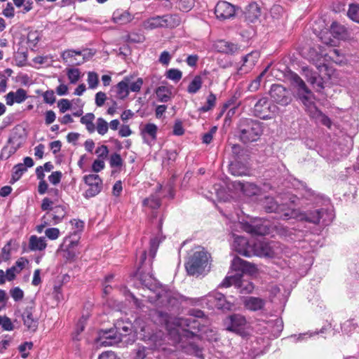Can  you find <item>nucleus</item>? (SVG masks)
I'll use <instances>...</instances> for the list:
<instances>
[{
    "label": "nucleus",
    "instance_id": "nucleus-50",
    "mask_svg": "<svg viewBox=\"0 0 359 359\" xmlns=\"http://www.w3.org/2000/svg\"><path fill=\"white\" fill-rule=\"evenodd\" d=\"M348 16L353 21L359 23V6L351 4L347 13Z\"/></svg>",
    "mask_w": 359,
    "mask_h": 359
},
{
    "label": "nucleus",
    "instance_id": "nucleus-56",
    "mask_svg": "<svg viewBox=\"0 0 359 359\" xmlns=\"http://www.w3.org/2000/svg\"><path fill=\"white\" fill-rule=\"evenodd\" d=\"M86 319L82 317L79 322L76 324V328H75V332L73 334V339L78 340L77 338L78 335L82 332L85 327V323H86Z\"/></svg>",
    "mask_w": 359,
    "mask_h": 359
},
{
    "label": "nucleus",
    "instance_id": "nucleus-54",
    "mask_svg": "<svg viewBox=\"0 0 359 359\" xmlns=\"http://www.w3.org/2000/svg\"><path fill=\"white\" fill-rule=\"evenodd\" d=\"M32 348H33L32 342L25 341L19 346L18 350L21 353V356L23 358H26L29 355V352H27V351H29Z\"/></svg>",
    "mask_w": 359,
    "mask_h": 359
},
{
    "label": "nucleus",
    "instance_id": "nucleus-43",
    "mask_svg": "<svg viewBox=\"0 0 359 359\" xmlns=\"http://www.w3.org/2000/svg\"><path fill=\"white\" fill-rule=\"evenodd\" d=\"M269 67L270 66L268 65L262 71V72L255 80H253L251 82V83L249 85L248 88L251 92H255L259 88L263 76L265 75V74L267 72L268 69H269Z\"/></svg>",
    "mask_w": 359,
    "mask_h": 359
},
{
    "label": "nucleus",
    "instance_id": "nucleus-55",
    "mask_svg": "<svg viewBox=\"0 0 359 359\" xmlns=\"http://www.w3.org/2000/svg\"><path fill=\"white\" fill-rule=\"evenodd\" d=\"M182 73L177 69H171L167 72V78L170 80L178 81L181 79Z\"/></svg>",
    "mask_w": 359,
    "mask_h": 359
},
{
    "label": "nucleus",
    "instance_id": "nucleus-39",
    "mask_svg": "<svg viewBox=\"0 0 359 359\" xmlns=\"http://www.w3.org/2000/svg\"><path fill=\"white\" fill-rule=\"evenodd\" d=\"M259 53L257 51H252L247 54L243 57V66H247L248 69H251L257 62Z\"/></svg>",
    "mask_w": 359,
    "mask_h": 359
},
{
    "label": "nucleus",
    "instance_id": "nucleus-40",
    "mask_svg": "<svg viewBox=\"0 0 359 359\" xmlns=\"http://www.w3.org/2000/svg\"><path fill=\"white\" fill-rule=\"evenodd\" d=\"M161 241V240L158 236L154 237L150 240L149 251L150 264L152 263V260L156 256Z\"/></svg>",
    "mask_w": 359,
    "mask_h": 359
},
{
    "label": "nucleus",
    "instance_id": "nucleus-47",
    "mask_svg": "<svg viewBox=\"0 0 359 359\" xmlns=\"http://www.w3.org/2000/svg\"><path fill=\"white\" fill-rule=\"evenodd\" d=\"M87 82H88L89 88H90V89L96 88L99 83L98 74L95 72H89L88 73Z\"/></svg>",
    "mask_w": 359,
    "mask_h": 359
},
{
    "label": "nucleus",
    "instance_id": "nucleus-6",
    "mask_svg": "<svg viewBox=\"0 0 359 359\" xmlns=\"http://www.w3.org/2000/svg\"><path fill=\"white\" fill-rule=\"evenodd\" d=\"M232 285L239 289L240 292L243 294H250L255 288L254 284L250 280L244 278L242 274L238 273L226 277L219 286L228 287Z\"/></svg>",
    "mask_w": 359,
    "mask_h": 359
},
{
    "label": "nucleus",
    "instance_id": "nucleus-30",
    "mask_svg": "<svg viewBox=\"0 0 359 359\" xmlns=\"http://www.w3.org/2000/svg\"><path fill=\"white\" fill-rule=\"evenodd\" d=\"M100 344L103 346H112L117 343V339L115 337V333L113 330L104 331L102 334L100 336Z\"/></svg>",
    "mask_w": 359,
    "mask_h": 359
},
{
    "label": "nucleus",
    "instance_id": "nucleus-25",
    "mask_svg": "<svg viewBox=\"0 0 359 359\" xmlns=\"http://www.w3.org/2000/svg\"><path fill=\"white\" fill-rule=\"evenodd\" d=\"M163 333L161 331L156 332L154 334L151 335L149 340L152 343V348L161 350L164 354L172 353L174 350L168 349L163 347L165 339L163 338Z\"/></svg>",
    "mask_w": 359,
    "mask_h": 359
},
{
    "label": "nucleus",
    "instance_id": "nucleus-22",
    "mask_svg": "<svg viewBox=\"0 0 359 359\" xmlns=\"http://www.w3.org/2000/svg\"><path fill=\"white\" fill-rule=\"evenodd\" d=\"M5 97L6 104L8 106H12L14 103L23 102L27 98V95L25 90L23 88H18L15 92H9Z\"/></svg>",
    "mask_w": 359,
    "mask_h": 359
},
{
    "label": "nucleus",
    "instance_id": "nucleus-52",
    "mask_svg": "<svg viewBox=\"0 0 359 359\" xmlns=\"http://www.w3.org/2000/svg\"><path fill=\"white\" fill-rule=\"evenodd\" d=\"M147 348L144 346H138L134 349L130 359H144L147 356Z\"/></svg>",
    "mask_w": 359,
    "mask_h": 359
},
{
    "label": "nucleus",
    "instance_id": "nucleus-60",
    "mask_svg": "<svg viewBox=\"0 0 359 359\" xmlns=\"http://www.w3.org/2000/svg\"><path fill=\"white\" fill-rule=\"evenodd\" d=\"M95 154L99 158L104 159L107 157L109 154L108 147L106 145H101L96 149Z\"/></svg>",
    "mask_w": 359,
    "mask_h": 359
},
{
    "label": "nucleus",
    "instance_id": "nucleus-17",
    "mask_svg": "<svg viewBox=\"0 0 359 359\" xmlns=\"http://www.w3.org/2000/svg\"><path fill=\"white\" fill-rule=\"evenodd\" d=\"M61 57L64 62L71 66L80 65L86 61L85 56L79 50H65L62 53Z\"/></svg>",
    "mask_w": 359,
    "mask_h": 359
},
{
    "label": "nucleus",
    "instance_id": "nucleus-38",
    "mask_svg": "<svg viewBox=\"0 0 359 359\" xmlns=\"http://www.w3.org/2000/svg\"><path fill=\"white\" fill-rule=\"evenodd\" d=\"M216 95L212 93H210L207 97L205 104L198 109V111L201 113H205L212 110L216 104Z\"/></svg>",
    "mask_w": 359,
    "mask_h": 359
},
{
    "label": "nucleus",
    "instance_id": "nucleus-28",
    "mask_svg": "<svg viewBox=\"0 0 359 359\" xmlns=\"http://www.w3.org/2000/svg\"><path fill=\"white\" fill-rule=\"evenodd\" d=\"M47 246L45 237H37L36 236H31L29 241V248L32 251H42Z\"/></svg>",
    "mask_w": 359,
    "mask_h": 359
},
{
    "label": "nucleus",
    "instance_id": "nucleus-16",
    "mask_svg": "<svg viewBox=\"0 0 359 359\" xmlns=\"http://www.w3.org/2000/svg\"><path fill=\"white\" fill-rule=\"evenodd\" d=\"M235 6L225 1H219L215 8V13L219 20H226L234 16Z\"/></svg>",
    "mask_w": 359,
    "mask_h": 359
},
{
    "label": "nucleus",
    "instance_id": "nucleus-20",
    "mask_svg": "<svg viewBox=\"0 0 359 359\" xmlns=\"http://www.w3.org/2000/svg\"><path fill=\"white\" fill-rule=\"evenodd\" d=\"M303 71L307 81L313 88L317 92H320L324 88L323 78L318 73L313 72L308 68H304Z\"/></svg>",
    "mask_w": 359,
    "mask_h": 359
},
{
    "label": "nucleus",
    "instance_id": "nucleus-33",
    "mask_svg": "<svg viewBox=\"0 0 359 359\" xmlns=\"http://www.w3.org/2000/svg\"><path fill=\"white\" fill-rule=\"evenodd\" d=\"M311 92L310 94H308L306 93H304L303 91H298L299 98L304 104V105L306 107V109L309 112V115L311 114L313 107H316V106L314 104L313 102L311 100Z\"/></svg>",
    "mask_w": 359,
    "mask_h": 359
},
{
    "label": "nucleus",
    "instance_id": "nucleus-35",
    "mask_svg": "<svg viewBox=\"0 0 359 359\" xmlns=\"http://www.w3.org/2000/svg\"><path fill=\"white\" fill-rule=\"evenodd\" d=\"M95 119V115L93 113H87L86 115L81 118V123L86 126V130L90 133H93L95 130V126L93 123Z\"/></svg>",
    "mask_w": 359,
    "mask_h": 359
},
{
    "label": "nucleus",
    "instance_id": "nucleus-59",
    "mask_svg": "<svg viewBox=\"0 0 359 359\" xmlns=\"http://www.w3.org/2000/svg\"><path fill=\"white\" fill-rule=\"evenodd\" d=\"M45 234L50 240H55L60 236V231L57 228H48L45 231Z\"/></svg>",
    "mask_w": 359,
    "mask_h": 359
},
{
    "label": "nucleus",
    "instance_id": "nucleus-18",
    "mask_svg": "<svg viewBox=\"0 0 359 359\" xmlns=\"http://www.w3.org/2000/svg\"><path fill=\"white\" fill-rule=\"evenodd\" d=\"M233 186L236 189L241 190L244 195L248 197L257 196L261 194V189L254 183H243L240 181H235L233 183Z\"/></svg>",
    "mask_w": 359,
    "mask_h": 359
},
{
    "label": "nucleus",
    "instance_id": "nucleus-63",
    "mask_svg": "<svg viewBox=\"0 0 359 359\" xmlns=\"http://www.w3.org/2000/svg\"><path fill=\"white\" fill-rule=\"evenodd\" d=\"M57 105L61 113H65L66 111L70 109L72 106L69 100L67 99H61L58 102Z\"/></svg>",
    "mask_w": 359,
    "mask_h": 359
},
{
    "label": "nucleus",
    "instance_id": "nucleus-27",
    "mask_svg": "<svg viewBox=\"0 0 359 359\" xmlns=\"http://www.w3.org/2000/svg\"><path fill=\"white\" fill-rule=\"evenodd\" d=\"M133 19L132 15L127 11L116 10L112 15V20L114 23L118 25H125Z\"/></svg>",
    "mask_w": 359,
    "mask_h": 359
},
{
    "label": "nucleus",
    "instance_id": "nucleus-62",
    "mask_svg": "<svg viewBox=\"0 0 359 359\" xmlns=\"http://www.w3.org/2000/svg\"><path fill=\"white\" fill-rule=\"evenodd\" d=\"M105 166L104 159L98 158L93 161L92 164V170L95 172H98L104 169Z\"/></svg>",
    "mask_w": 359,
    "mask_h": 359
},
{
    "label": "nucleus",
    "instance_id": "nucleus-15",
    "mask_svg": "<svg viewBox=\"0 0 359 359\" xmlns=\"http://www.w3.org/2000/svg\"><path fill=\"white\" fill-rule=\"evenodd\" d=\"M240 226L243 231L252 234L263 236L269 231L267 225L264 224L260 219H256L252 223L241 222Z\"/></svg>",
    "mask_w": 359,
    "mask_h": 359
},
{
    "label": "nucleus",
    "instance_id": "nucleus-45",
    "mask_svg": "<svg viewBox=\"0 0 359 359\" xmlns=\"http://www.w3.org/2000/svg\"><path fill=\"white\" fill-rule=\"evenodd\" d=\"M143 205L148 206L151 209H157L161 205V201L158 197L156 196H151L150 197L144 200Z\"/></svg>",
    "mask_w": 359,
    "mask_h": 359
},
{
    "label": "nucleus",
    "instance_id": "nucleus-11",
    "mask_svg": "<svg viewBox=\"0 0 359 359\" xmlns=\"http://www.w3.org/2000/svg\"><path fill=\"white\" fill-rule=\"evenodd\" d=\"M35 306L33 302H30L23 311L21 317L23 325L27 331L35 332L39 325V318L34 315Z\"/></svg>",
    "mask_w": 359,
    "mask_h": 359
},
{
    "label": "nucleus",
    "instance_id": "nucleus-9",
    "mask_svg": "<svg viewBox=\"0 0 359 359\" xmlns=\"http://www.w3.org/2000/svg\"><path fill=\"white\" fill-rule=\"evenodd\" d=\"M207 301L210 304V306L222 310L230 311L233 309L235 306V301L233 297L226 299L223 294L217 291L208 294Z\"/></svg>",
    "mask_w": 359,
    "mask_h": 359
},
{
    "label": "nucleus",
    "instance_id": "nucleus-13",
    "mask_svg": "<svg viewBox=\"0 0 359 359\" xmlns=\"http://www.w3.org/2000/svg\"><path fill=\"white\" fill-rule=\"evenodd\" d=\"M255 239L248 241L243 236H236L232 245L233 249L238 254L250 257L253 256V242Z\"/></svg>",
    "mask_w": 359,
    "mask_h": 359
},
{
    "label": "nucleus",
    "instance_id": "nucleus-36",
    "mask_svg": "<svg viewBox=\"0 0 359 359\" xmlns=\"http://www.w3.org/2000/svg\"><path fill=\"white\" fill-rule=\"evenodd\" d=\"M202 84L203 79L201 76H195L187 87V92L190 94H196L201 88Z\"/></svg>",
    "mask_w": 359,
    "mask_h": 359
},
{
    "label": "nucleus",
    "instance_id": "nucleus-32",
    "mask_svg": "<svg viewBox=\"0 0 359 359\" xmlns=\"http://www.w3.org/2000/svg\"><path fill=\"white\" fill-rule=\"evenodd\" d=\"M128 80L127 79H123L115 86L116 97L118 99L124 100L128 96L130 92L128 86H127V84L128 83Z\"/></svg>",
    "mask_w": 359,
    "mask_h": 359
},
{
    "label": "nucleus",
    "instance_id": "nucleus-4",
    "mask_svg": "<svg viewBox=\"0 0 359 359\" xmlns=\"http://www.w3.org/2000/svg\"><path fill=\"white\" fill-rule=\"evenodd\" d=\"M253 256L273 258L283 253V248L279 243L268 242L265 240H255L253 242Z\"/></svg>",
    "mask_w": 359,
    "mask_h": 359
},
{
    "label": "nucleus",
    "instance_id": "nucleus-23",
    "mask_svg": "<svg viewBox=\"0 0 359 359\" xmlns=\"http://www.w3.org/2000/svg\"><path fill=\"white\" fill-rule=\"evenodd\" d=\"M158 127L154 123H147L141 131L144 142L148 144L156 140Z\"/></svg>",
    "mask_w": 359,
    "mask_h": 359
},
{
    "label": "nucleus",
    "instance_id": "nucleus-12",
    "mask_svg": "<svg viewBox=\"0 0 359 359\" xmlns=\"http://www.w3.org/2000/svg\"><path fill=\"white\" fill-rule=\"evenodd\" d=\"M83 180L88 187L83 194L86 198L94 197L101 191L102 181L98 175L90 174L85 175Z\"/></svg>",
    "mask_w": 359,
    "mask_h": 359
},
{
    "label": "nucleus",
    "instance_id": "nucleus-42",
    "mask_svg": "<svg viewBox=\"0 0 359 359\" xmlns=\"http://www.w3.org/2000/svg\"><path fill=\"white\" fill-rule=\"evenodd\" d=\"M183 351L187 354L194 355L198 358L202 356L201 348L194 343H189L183 346Z\"/></svg>",
    "mask_w": 359,
    "mask_h": 359
},
{
    "label": "nucleus",
    "instance_id": "nucleus-37",
    "mask_svg": "<svg viewBox=\"0 0 359 359\" xmlns=\"http://www.w3.org/2000/svg\"><path fill=\"white\" fill-rule=\"evenodd\" d=\"M291 81L292 84L297 88L298 91H303L308 94L311 93V90L307 88L305 82L297 74L291 75Z\"/></svg>",
    "mask_w": 359,
    "mask_h": 359
},
{
    "label": "nucleus",
    "instance_id": "nucleus-34",
    "mask_svg": "<svg viewBox=\"0 0 359 359\" xmlns=\"http://www.w3.org/2000/svg\"><path fill=\"white\" fill-rule=\"evenodd\" d=\"M157 99L161 102H167L171 97V90L166 86H159L156 89Z\"/></svg>",
    "mask_w": 359,
    "mask_h": 359
},
{
    "label": "nucleus",
    "instance_id": "nucleus-29",
    "mask_svg": "<svg viewBox=\"0 0 359 359\" xmlns=\"http://www.w3.org/2000/svg\"><path fill=\"white\" fill-rule=\"evenodd\" d=\"M312 118L315 119L317 122L320 123L323 126L330 128L332 126V121L329 117L324 114L317 107H313L311 114L309 115Z\"/></svg>",
    "mask_w": 359,
    "mask_h": 359
},
{
    "label": "nucleus",
    "instance_id": "nucleus-5",
    "mask_svg": "<svg viewBox=\"0 0 359 359\" xmlns=\"http://www.w3.org/2000/svg\"><path fill=\"white\" fill-rule=\"evenodd\" d=\"M180 18L176 15H165L150 18L143 22L146 29H154L159 27H175L180 25Z\"/></svg>",
    "mask_w": 359,
    "mask_h": 359
},
{
    "label": "nucleus",
    "instance_id": "nucleus-24",
    "mask_svg": "<svg viewBox=\"0 0 359 359\" xmlns=\"http://www.w3.org/2000/svg\"><path fill=\"white\" fill-rule=\"evenodd\" d=\"M243 304L246 309L257 311L263 309L265 301L259 297H247L243 299Z\"/></svg>",
    "mask_w": 359,
    "mask_h": 359
},
{
    "label": "nucleus",
    "instance_id": "nucleus-31",
    "mask_svg": "<svg viewBox=\"0 0 359 359\" xmlns=\"http://www.w3.org/2000/svg\"><path fill=\"white\" fill-rule=\"evenodd\" d=\"M134 79L133 75H128L123 77V79L128 80L127 86H128L129 92L138 93L140 91L144 81L142 78H137L135 80Z\"/></svg>",
    "mask_w": 359,
    "mask_h": 359
},
{
    "label": "nucleus",
    "instance_id": "nucleus-53",
    "mask_svg": "<svg viewBox=\"0 0 359 359\" xmlns=\"http://www.w3.org/2000/svg\"><path fill=\"white\" fill-rule=\"evenodd\" d=\"M109 164L111 168L121 167L123 165V159L121 155L117 153L111 154L109 158Z\"/></svg>",
    "mask_w": 359,
    "mask_h": 359
},
{
    "label": "nucleus",
    "instance_id": "nucleus-58",
    "mask_svg": "<svg viewBox=\"0 0 359 359\" xmlns=\"http://www.w3.org/2000/svg\"><path fill=\"white\" fill-rule=\"evenodd\" d=\"M344 31V28L337 22H333L330 27V32L334 36L339 37Z\"/></svg>",
    "mask_w": 359,
    "mask_h": 359
},
{
    "label": "nucleus",
    "instance_id": "nucleus-10",
    "mask_svg": "<svg viewBox=\"0 0 359 359\" xmlns=\"http://www.w3.org/2000/svg\"><path fill=\"white\" fill-rule=\"evenodd\" d=\"M269 95L275 102L282 106H286L292 101L290 90L280 84H273L271 87Z\"/></svg>",
    "mask_w": 359,
    "mask_h": 359
},
{
    "label": "nucleus",
    "instance_id": "nucleus-3",
    "mask_svg": "<svg viewBox=\"0 0 359 359\" xmlns=\"http://www.w3.org/2000/svg\"><path fill=\"white\" fill-rule=\"evenodd\" d=\"M239 138L245 144L257 141L262 134L261 123L250 118H243L238 124Z\"/></svg>",
    "mask_w": 359,
    "mask_h": 359
},
{
    "label": "nucleus",
    "instance_id": "nucleus-51",
    "mask_svg": "<svg viewBox=\"0 0 359 359\" xmlns=\"http://www.w3.org/2000/svg\"><path fill=\"white\" fill-rule=\"evenodd\" d=\"M0 325L6 331H12L14 329L11 320L6 316H0Z\"/></svg>",
    "mask_w": 359,
    "mask_h": 359
},
{
    "label": "nucleus",
    "instance_id": "nucleus-44",
    "mask_svg": "<svg viewBox=\"0 0 359 359\" xmlns=\"http://www.w3.org/2000/svg\"><path fill=\"white\" fill-rule=\"evenodd\" d=\"M27 171V168L25 165H22V163H18L13 167V172L12 175L11 182L14 183L18 181L22 174Z\"/></svg>",
    "mask_w": 359,
    "mask_h": 359
},
{
    "label": "nucleus",
    "instance_id": "nucleus-14",
    "mask_svg": "<svg viewBox=\"0 0 359 359\" xmlns=\"http://www.w3.org/2000/svg\"><path fill=\"white\" fill-rule=\"evenodd\" d=\"M246 319L241 314H233L227 317L224 321L226 329L237 334H242L246 327Z\"/></svg>",
    "mask_w": 359,
    "mask_h": 359
},
{
    "label": "nucleus",
    "instance_id": "nucleus-46",
    "mask_svg": "<svg viewBox=\"0 0 359 359\" xmlns=\"http://www.w3.org/2000/svg\"><path fill=\"white\" fill-rule=\"evenodd\" d=\"M109 128L108 123L102 118H98L97 119L96 123V127L95 129L97 130V133L101 135H105Z\"/></svg>",
    "mask_w": 359,
    "mask_h": 359
},
{
    "label": "nucleus",
    "instance_id": "nucleus-7",
    "mask_svg": "<svg viewBox=\"0 0 359 359\" xmlns=\"http://www.w3.org/2000/svg\"><path fill=\"white\" fill-rule=\"evenodd\" d=\"M25 138L22 133L15 130L9 137L7 144L5 145L1 151L0 158L8 159L21 147L25 142Z\"/></svg>",
    "mask_w": 359,
    "mask_h": 359
},
{
    "label": "nucleus",
    "instance_id": "nucleus-64",
    "mask_svg": "<svg viewBox=\"0 0 359 359\" xmlns=\"http://www.w3.org/2000/svg\"><path fill=\"white\" fill-rule=\"evenodd\" d=\"M107 100V95L104 93L100 91L95 94V102L97 107H102Z\"/></svg>",
    "mask_w": 359,
    "mask_h": 359
},
{
    "label": "nucleus",
    "instance_id": "nucleus-41",
    "mask_svg": "<svg viewBox=\"0 0 359 359\" xmlns=\"http://www.w3.org/2000/svg\"><path fill=\"white\" fill-rule=\"evenodd\" d=\"M301 189L302 196L306 198L307 200L317 203L318 195L315 193L311 189L309 188L306 185L302 184Z\"/></svg>",
    "mask_w": 359,
    "mask_h": 359
},
{
    "label": "nucleus",
    "instance_id": "nucleus-2",
    "mask_svg": "<svg viewBox=\"0 0 359 359\" xmlns=\"http://www.w3.org/2000/svg\"><path fill=\"white\" fill-rule=\"evenodd\" d=\"M210 255L200 246L191 252L185 262V269L190 276H198L210 271Z\"/></svg>",
    "mask_w": 359,
    "mask_h": 359
},
{
    "label": "nucleus",
    "instance_id": "nucleus-49",
    "mask_svg": "<svg viewBox=\"0 0 359 359\" xmlns=\"http://www.w3.org/2000/svg\"><path fill=\"white\" fill-rule=\"evenodd\" d=\"M77 245V241H72L69 237H67L65 238L63 243L61 244L60 250L61 251H68L69 248L74 250V248L76 247Z\"/></svg>",
    "mask_w": 359,
    "mask_h": 359
},
{
    "label": "nucleus",
    "instance_id": "nucleus-21",
    "mask_svg": "<svg viewBox=\"0 0 359 359\" xmlns=\"http://www.w3.org/2000/svg\"><path fill=\"white\" fill-rule=\"evenodd\" d=\"M67 213V207L65 205H60L53 207L51 212H48L43 216V218H51L54 224L60 223Z\"/></svg>",
    "mask_w": 359,
    "mask_h": 359
},
{
    "label": "nucleus",
    "instance_id": "nucleus-61",
    "mask_svg": "<svg viewBox=\"0 0 359 359\" xmlns=\"http://www.w3.org/2000/svg\"><path fill=\"white\" fill-rule=\"evenodd\" d=\"M44 102L53 104L55 102V97L53 90H46L43 94Z\"/></svg>",
    "mask_w": 359,
    "mask_h": 359
},
{
    "label": "nucleus",
    "instance_id": "nucleus-26",
    "mask_svg": "<svg viewBox=\"0 0 359 359\" xmlns=\"http://www.w3.org/2000/svg\"><path fill=\"white\" fill-rule=\"evenodd\" d=\"M260 15V8L255 2L250 3L245 8V18L249 22H255Z\"/></svg>",
    "mask_w": 359,
    "mask_h": 359
},
{
    "label": "nucleus",
    "instance_id": "nucleus-57",
    "mask_svg": "<svg viewBox=\"0 0 359 359\" xmlns=\"http://www.w3.org/2000/svg\"><path fill=\"white\" fill-rule=\"evenodd\" d=\"M10 294L12 298L15 301L18 302L21 300L24 297L23 291L19 287H15L10 290Z\"/></svg>",
    "mask_w": 359,
    "mask_h": 359
},
{
    "label": "nucleus",
    "instance_id": "nucleus-48",
    "mask_svg": "<svg viewBox=\"0 0 359 359\" xmlns=\"http://www.w3.org/2000/svg\"><path fill=\"white\" fill-rule=\"evenodd\" d=\"M81 72L79 69L70 68L67 69V75L71 83H76L80 79Z\"/></svg>",
    "mask_w": 359,
    "mask_h": 359
},
{
    "label": "nucleus",
    "instance_id": "nucleus-19",
    "mask_svg": "<svg viewBox=\"0 0 359 359\" xmlns=\"http://www.w3.org/2000/svg\"><path fill=\"white\" fill-rule=\"evenodd\" d=\"M231 269L236 271V274H241V273H252L257 271V268L254 264L245 261L239 257H235L231 262Z\"/></svg>",
    "mask_w": 359,
    "mask_h": 359
},
{
    "label": "nucleus",
    "instance_id": "nucleus-8",
    "mask_svg": "<svg viewBox=\"0 0 359 359\" xmlns=\"http://www.w3.org/2000/svg\"><path fill=\"white\" fill-rule=\"evenodd\" d=\"M277 111L278 107L271 104L266 97L260 98L254 106L255 115L264 120L271 118Z\"/></svg>",
    "mask_w": 359,
    "mask_h": 359
},
{
    "label": "nucleus",
    "instance_id": "nucleus-1",
    "mask_svg": "<svg viewBox=\"0 0 359 359\" xmlns=\"http://www.w3.org/2000/svg\"><path fill=\"white\" fill-rule=\"evenodd\" d=\"M262 206L267 212H279L280 218L284 220L296 219L314 224L329 225L334 218L332 208H320L302 212L299 209L286 208L285 204L278 205L272 197H265Z\"/></svg>",
    "mask_w": 359,
    "mask_h": 359
}]
</instances>
